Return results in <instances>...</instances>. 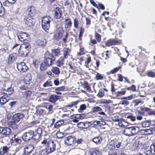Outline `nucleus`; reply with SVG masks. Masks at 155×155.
Returning <instances> with one entry per match:
<instances>
[{"label":"nucleus","mask_w":155,"mask_h":155,"mask_svg":"<svg viewBox=\"0 0 155 155\" xmlns=\"http://www.w3.org/2000/svg\"><path fill=\"white\" fill-rule=\"evenodd\" d=\"M55 149V144L53 141L46 146L45 149L42 150L41 153V155H47L54 152Z\"/></svg>","instance_id":"f257e3e1"},{"label":"nucleus","mask_w":155,"mask_h":155,"mask_svg":"<svg viewBox=\"0 0 155 155\" xmlns=\"http://www.w3.org/2000/svg\"><path fill=\"white\" fill-rule=\"evenodd\" d=\"M52 20V18L49 16H44L42 19L41 26L43 29L47 32L50 28V22Z\"/></svg>","instance_id":"f03ea898"},{"label":"nucleus","mask_w":155,"mask_h":155,"mask_svg":"<svg viewBox=\"0 0 155 155\" xmlns=\"http://www.w3.org/2000/svg\"><path fill=\"white\" fill-rule=\"evenodd\" d=\"M34 131L31 130L28 131L24 133L22 135V138L25 141H27L31 139L33 140L34 137Z\"/></svg>","instance_id":"7ed1b4c3"},{"label":"nucleus","mask_w":155,"mask_h":155,"mask_svg":"<svg viewBox=\"0 0 155 155\" xmlns=\"http://www.w3.org/2000/svg\"><path fill=\"white\" fill-rule=\"evenodd\" d=\"M56 32L54 35V38L56 39L61 38L62 37L64 33V31L60 25H57L56 26Z\"/></svg>","instance_id":"20e7f679"},{"label":"nucleus","mask_w":155,"mask_h":155,"mask_svg":"<svg viewBox=\"0 0 155 155\" xmlns=\"http://www.w3.org/2000/svg\"><path fill=\"white\" fill-rule=\"evenodd\" d=\"M54 59L53 56L51 54L49 53H47L46 54L45 59L44 61V62L48 65L49 66L52 64V62L54 61Z\"/></svg>","instance_id":"39448f33"},{"label":"nucleus","mask_w":155,"mask_h":155,"mask_svg":"<svg viewBox=\"0 0 155 155\" xmlns=\"http://www.w3.org/2000/svg\"><path fill=\"white\" fill-rule=\"evenodd\" d=\"M75 142L76 138L74 136H69L65 138L64 143L68 146L72 145Z\"/></svg>","instance_id":"423d86ee"},{"label":"nucleus","mask_w":155,"mask_h":155,"mask_svg":"<svg viewBox=\"0 0 155 155\" xmlns=\"http://www.w3.org/2000/svg\"><path fill=\"white\" fill-rule=\"evenodd\" d=\"M18 70L20 72H25L28 69V67L26 64L23 62L18 63L17 64Z\"/></svg>","instance_id":"0eeeda50"},{"label":"nucleus","mask_w":155,"mask_h":155,"mask_svg":"<svg viewBox=\"0 0 155 155\" xmlns=\"http://www.w3.org/2000/svg\"><path fill=\"white\" fill-rule=\"evenodd\" d=\"M34 149V147L32 145L30 144L26 145L24 150L23 154L24 155H29Z\"/></svg>","instance_id":"6e6552de"},{"label":"nucleus","mask_w":155,"mask_h":155,"mask_svg":"<svg viewBox=\"0 0 155 155\" xmlns=\"http://www.w3.org/2000/svg\"><path fill=\"white\" fill-rule=\"evenodd\" d=\"M42 132V129L40 127H38L34 132L33 140H38L39 139Z\"/></svg>","instance_id":"1a4fd4ad"},{"label":"nucleus","mask_w":155,"mask_h":155,"mask_svg":"<svg viewBox=\"0 0 155 155\" xmlns=\"http://www.w3.org/2000/svg\"><path fill=\"white\" fill-rule=\"evenodd\" d=\"M10 129L8 127H0V133L4 135H8L11 134Z\"/></svg>","instance_id":"9d476101"},{"label":"nucleus","mask_w":155,"mask_h":155,"mask_svg":"<svg viewBox=\"0 0 155 155\" xmlns=\"http://www.w3.org/2000/svg\"><path fill=\"white\" fill-rule=\"evenodd\" d=\"M30 51L23 48L21 46H20V48L18 51V53L22 57H26Z\"/></svg>","instance_id":"9b49d317"},{"label":"nucleus","mask_w":155,"mask_h":155,"mask_svg":"<svg viewBox=\"0 0 155 155\" xmlns=\"http://www.w3.org/2000/svg\"><path fill=\"white\" fill-rule=\"evenodd\" d=\"M17 58V55L15 53H13L10 54L8 56V63L11 64L15 61Z\"/></svg>","instance_id":"f8f14e48"},{"label":"nucleus","mask_w":155,"mask_h":155,"mask_svg":"<svg viewBox=\"0 0 155 155\" xmlns=\"http://www.w3.org/2000/svg\"><path fill=\"white\" fill-rule=\"evenodd\" d=\"M35 13V8L33 6L28 7L26 11V14L28 16H33Z\"/></svg>","instance_id":"ddd939ff"},{"label":"nucleus","mask_w":155,"mask_h":155,"mask_svg":"<svg viewBox=\"0 0 155 155\" xmlns=\"http://www.w3.org/2000/svg\"><path fill=\"white\" fill-rule=\"evenodd\" d=\"M90 126V124L89 122H80L77 124V127L80 128H83L87 129Z\"/></svg>","instance_id":"4468645a"},{"label":"nucleus","mask_w":155,"mask_h":155,"mask_svg":"<svg viewBox=\"0 0 155 155\" xmlns=\"http://www.w3.org/2000/svg\"><path fill=\"white\" fill-rule=\"evenodd\" d=\"M24 116V115L21 113H17L13 116L12 120L15 121L16 123H18Z\"/></svg>","instance_id":"2eb2a0df"},{"label":"nucleus","mask_w":155,"mask_h":155,"mask_svg":"<svg viewBox=\"0 0 155 155\" xmlns=\"http://www.w3.org/2000/svg\"><path fill=\"white\" fill-rule=\"evenodd\" d=\"M28 35L25 33H20L19 35H18V38L21 41H24L28 38Z\"/></svg>","instance_id":"dca6fc26"},{"label":"nucleus","mask_w":155,"mask_h":155,"mask_svg":"<svg viewBox=\"0 0 155 155\" xmlns=\"http://www.w3.org/2000/svg\"><path fill=\"white\" fill-rule=\"evenodd\" d=\"M60 98V97L59 96L52 94L49 96V101L52 103H55Z\"/></svg>","instance_id":"f3484780"},{"label":"nucleus","mask_w":155,"mask_h":155,"mask_svg":"<svg viewBox=\"0 0 155 155\" xmlns=\"http://www.w3.org/2000/svg\"><path fill=\"white\" fill-rule=\"evenodd\" d=\"M93 111L94 112H98L99 114L106 115V114L103 111V109L101 107L98 106L93 107Z\"/></svg>","instance_id":"a211bd4d"},{"label":"nucleus","mask_w":155,"mask_h":155,"mask_svg":"<svg viewBox=\"0 0 155 155\" xmlns=\"http://www.w3.org/2000/svg\"><path fill=\"white\" fill-rule=\"evenodd\" d=\"M25 22L29 26H32L34 24V22L32 19V17L29 16V17H26L25 18Z\"/></svg>","instance_id":"6ab92c4d"},{"label":"nucleus","mask_w":155,"mask_h":155,"mask_svg":"<svg viewBox=\"0 0 155 155\" xmlns=\"http://www.w3.org/2000/svg\"><path fill=\"white\" fill-rule=\"evenodd\" d=\"M63 56L61 57L66 59L67 58L68 56L70 55V50L67 48H64L62 50Z\"/></svg>","instance_id":"aec40b11"},{"label":"nucleus","mask_w":155,"mask_h":155,"mask_svg":"<svg viewBox=\"0 0 155 155\" xmlns=\"http://www.w3.org/2000/svg\"><path fill=\"white\" fill-rule=\"evenodd\" d=\"M13 92V89L12 87H9L6 89H4L1 91L2 93L7 95H10L12 94Z\"/></svg>","instance_id":"412c9836"},{"label":"nucleus","mask_w":155,"mask_h":155,"mask_svg":"<svg viewBox=\"0 0 155 155\" xmlns=\"http://www.w3.org/2000/svg\"><path fill=\"white\" fill-rule=\"evenodd\" d=\"M47 43L46 39H42L38 40L36 42V45L40 46H44Z\"/></svg>","instance_id":"4be33fe9"},{"label":"nucleus","mask_w":155,"mask_h":155,"mask_svg":"<svg viewBox=\"0 0 155 155\" xmlns=\"http://www.w3.org/2000/svg\"><path fill=\"white\" fill-rule=\"evenodd\" d=\"M44 105V107L48 110L50 113H51L53 112V106L51 104L48 103H45Z\"/></svg>","instance_id":"5701e85b"},{"label":"nucleus","mask_w":155,"mask_h":155,"mask_svg":"<svg viewBox=\"0 0 155 155\" xmlns=\"http://www.w3.org/2000/svg\"><path fill=\"white\" fill-rule=\"evenodd\" d=\"M51 70L56 75H59L60 73V70L59 68L55 66L52 67Z\"/></svg>","instance_id":"b1692460"},{"label":"nucleus","mask_w":155,"mask_h":155,"mask_svg":"<svg viewBox=\"0 0 155 155\" xmlns=\"http://www.w3.org/2000/svg\"><path fill=\"white\" fill-rule=\"evenodd\" d=\"M131 127H127L125 128L124 130L123 131V133L125 135L128 136H132V134L131 132Z\"/></svg>","instance_id":"393cba45"},{"label":"nucleus","mask_w":155,"mask_h":155,"mask_svg":"<svg viewBox=\"0 0 155 155\" xmlns=\"http://www.w3.org/2000/svg\"><path fill=\"white\" fill-rule=\"evenodd\" d=\"M65 28H70L72 25L71 20L69 18H66L64 20Z\"/></svg>","instance_id":"a878e982"},{"label":"nucleus","mask_w":155,"mask_h":155,"mask_svg":"<svg viewBox=\"0 0 155 155\" xmlns=\"http://www.w3.org/2000/svg\"><path fill=\"white\" fill-rule=\"evenodd\" d=\"M9 100L8 96L5 97L4 96L0 97V103L1 104L3 105L6 103Z\"/></svg>","instance_id":"bb28decb"},{"label":"nucleus","mask_w":155,"mask_h":155,"mask_svg":"<svg viewBox=\"0 0 155 155\" xmlns=\"http://www.w3.org/2000/svg\"><path fill=\"white\" fill-rule=\"evenodd\" d=\"M54 12V16L57 19L60 18L61 16V11L59 10V8H56V10H55Z\"/></svg>","instance_id":"cd10ccee"},{"label":"nucleus","mask_w":155,"mask_h":155,"mask_svg":"<svg viewBox=\"0 0 155 155\" xmlns=\"http://www.w3.org/2000/svg\"><path fill=\"white\" fill-rule=\"evenodd\" d=\"M65 58L61 57L56 62V64L59 67H61L64 64V59Z\"/></svg>","instance_id":"c85d7f7f"},{"label":"nucleus","mask_w":155,"mask_h":155,"mask_svg":"<svg viewBox=\"0 0 155 155\" xmlns=\"http://www.w3.org/2000/svg\"><path fill=\"white\" fill-rule=\"evenodd\" d=\"M52 55L59 56L61 54L60 50L59 48L51 50Z\"/></svg>","instance_id":"c756f323"},{"label":"nucleus","mask_w":155,"mask_h":155,"mask_svg":"<svg viewBox=\"0 0 155 155\" xmlns=\"http://www.w3.org/2000/svg\"><path fill=\"white\" fill-rule=\"evenodd\" d=\"M15 121L12 120L8 123L9 127L13 129H16L17 127V125Z\"/></svg>","instance_id":"7c9ffc66"},{"label":"nucleus","mask_w":155,"mask_h":155,"mask_svg":"<svg viewBox=\"0 0 155 155\" xmlns=\"http://www.w3.org/2000/svg\"><path fill=\"white\" fill-rule=\"evenodd\" d=\"M91 140L96 144H99L101 143L102 139L100 137H94L92 139H91Z\"/></svg>","instance_id":"2f4dec72"},{"label":"nucleus","mask_w":155,"mask_h":155,"mask_svg":"<svg viewBox=\"0 0 155 155\" xmlns=\"http://www.w3.org/2000/svg\"><path fill=\"white\" fill-rule=\"evenodd\" d=\"M23 48H25V49L28 50L30 51V43L28 41H26L22 44L21 46Z\"/></svg>","instance_id":"473e14b6"},{"label":"nucleus","mask_w":155,"mask_h":155,"mask_svg":"<svg viewBox=\"0 0 155 155\" xmlns=\"http://www.w3.org/2000/svg\"><path fill=\"white\" fill-rule=\"evenodd\" d=\"M64 121L62 120H59L55 123L54 124L53 129H56L58 128L61 125L63 124Z\"/></svg>","instance_id":"72a5a7b5"},{"label":"nucleus","mask_w":155,"mask_h":155,"mask_svg":"<svg viewBox=\"0 0 155 155\" xmlns=\"http://www.w3.org/2000/svg\"><path fill=\"white\" fill-rule=\"evenodd\" d=\"M132 102L134 105V106H138L139 104L143 103V101L142 100H140L139 99H136L134 100Z\"/></svg>","instance_id":"f704fd0d"},{"label":"nucleus","mask_w":155,"mask_h":155,"mask_svg":"<svg viewBox=\"0 0 155 155\" xmlns=\"http://www.w3.org/2000/svg\"><path fill=\"white\" fill-rule=\"evenodd\" d=\"M115 43V41L114 39H109L107 40L105 43L106 45L108 46H110L113 45Z\"/></svg>","instance_id":"c9c22d12"},{"label":"nucleus","mask_w":155,"mask_h":155,"mask_svg":"<svg viewBox=\"0 0 155 155\" xmlns=\"http://www.w3.org/2000/svg\"><path fill=\"white\" fill-rule=\"evenodd\" d=\"M131 132L132 135L137 134L139 131V128L138 127H131Z\"/></svg>","instance_id":"e433bc0d"},{"label":"nucleus","mask_w":155,"mask_h":155,"mask_svg":"<svg viewBox=\"0 0 155 155\" xmlns=\"http://www.w3.org/2000/svg\"><path fill=\"white\" fill-rule=\"evenodd\" d=\"M151 124L150 120H147L145 121H143L142 123V126L143 127H148Z\"/></svg>","instance_id":"4c0bfd02"},{"label":"nucleus","mask_w":155,"mask_h":155,"mask_svg":"<svg viewBox=\"0 0 155 155\" xmlns=\"http://www.w3.org/2000/svg\"><path fill=\"white\" fill-rule=\"evenodd\" d=\"M83 86L84 88L86 89L88 91H91V88L89 86L87 82L86 81H84L83 84H81Z\"/></svg>","instance_id":"58836bf2"},{"label":"nucleus","mask_w":155,"mask_h":155,"mask_svg":"<svg viewBox=\"0 0 155 155\" xmlns=\"http://www.w3.org/2000/svg\"><path fill=\"white\" fill-rule=\"evenodd\" d=\"M107 147L109 149L112 150L115 147V144L114 142H110L107 144Z\"/></svg>","instance_id":"ea45409f"},{"label":"nucleus","mask_w":155,"mask_h":155,"mask_svg":"<svg viewBox=\"0 0 155 155\" xmlns=\"http://www.w3.org/2000/svg\"><path fill=\"white\" fill-rule=\"evenodd\" d=\"M126 93V91L123 90H121L113 93L116 97L120 96L122 95H124Z\"/></svg>","instance_id":"a19ab883"},{"label":"nucleus","mask_w":155,"mask_h":155,"mask_svg":"<svg viewBox=\"0 0 155 155\" xmlns=\"http://www.w3.org/2000/svg\"><path fill=\"white\" fill-rule=\"evenodd\" d=\"M47 66H48L44 61L40 64V70L42 71H44L46 69Z\"/></svg>","instance_id":"79ce46f5"},{"label":"nucleus","mask_w":155,"mask_h":155,"mask_svg":"<svg viewBox=\"0 0 155 155\" xmlns=\"http://www.w3.org/2000/svg\"><path fill=\"white\" fill-rule=\"evenodd\" d=\"M52 85V82L50 81H47L45 83L43 86V87H51Z\"/></svg>","instance_id":"37998d69"},{"label":"nucleus","mask_w":155,"mask_h":155,"mask_svg":"<svg viewBox=\"0 0 155 155\" xmlns=\"http://www.w3.org/2000/svg\"><path fill=\"white\" fill-rule=\"evenodd\" d=\"M56 136L58 138H61L65 137L64 134L63 133L58 131L56 134Z\"/></svg>","instance_id":"c03bdc74"},{"label":"nucleus","mask_w":155,"mask_h":155,"mask_svg":"<svg viewBox=\"0 0 155 155\" xmlns=\"http://www.w3.org/2000/svg\"><path fill=\"white\" fill-rule=\"evenodd\" d=\"M86 108V106L85 104H82L80 106V108L78 111L79 112L81 113L83 111L85 110Z\"/></svg>","instance_id":"a18cd8bd"},{"label":"nucleus","mask_w":155,"mask_h":155,"mask_svg":"<svg viewBox=\"0 0 155 155\" xmlns=\"http://www.w3.org/2000/svg\"><path fill=\"white\" fill-rule=\"evenodd\" d=\"M74 28L78 29V25L79 24V20L77 18H75L74 20Z\"/></svg>","instance_id":"49530a36"},{"label":"nucleus","mask_w":155,"mask_h":155,"mask_svg":"<svg viewBox=\"0 0 155 155\" xmlns=\"http://www.w3.org/2000/svg\"><path fill=\"white\" fill-rule=\"evenodd\" d=\"M4 14V9L2 6V3L0 2V16H2Z\"/></svg>","instance_id":"de8ad7c7"},{"label":"nucleus","mask_w":155,"mask_h":155,"mask_svg":"<svg viewBox=\"0 0 155 155\" xmlns=\"http://www.w3.org/2000/svg\"><path fill=\"white\" fill-rule=\"evenodd\" d=\"M78 101H76L74 102H71L70 104L67 105L66 107H72L73 106H75L74 107L76 108L77 107L76 105L78 104Z\"/></svg>","instance_id":"09e8293b"},{"label":"nucleus","mask_w":155,"mask_h":155,"mask_svg":"<svg viewBox=\"0 0 155 155\" xmlns=\"http://www.w3.org/2000/svg\"><path fill=\"white\" fill-rule=\"evenodd\" d=\"M90 155H102L101 153L98 150L93 151L91 153Z\"/></svg>","instance_id":"8fccbe9b"},{"label":"nucleus","mask_w":155,"mask_h":155,"mask_svg":"<svg viewBox=\"0 0 155 155\" xmlns=\"http://www.w3.org/2000/svg\"><path fill=\"white\" fill-rule=\"evenodd\" d=\"M95 37L98 42H100L101 40V35L96 31L95 32Z\"/></svg>","instance_id":"3c124183"},{"label":"nucleus","mask_w":155,"mask_h":155,"mask_svg":"<svg viewBox=\"0 0 155 155\" xmlns=\"http://www.w3.org/2000/svg\"><path fill=\"white\" fill-rule=\"evenodd\" d=\"M113 101L110 100H104L102 101L101 103L103 104H109L112 103Z\"/></svg>","instance_id":"603ef678"},{"label":"nucleus","mask_w":155,"mask_h":155,"mask_svg":"<svg viewBox=\"0 0 155 155\" xmlns=\"http://www.w3.org/2000/svg\"><path fill=\"white\" fill-rule=\"evenodd\" d=\"M133 98V95H130L127 97H121V99L127 100H130Z\"/></svg>","instance_id":"864d4df0"},{"label":"nucleus","mask_w":155,"mask_h":155,"mask_svg":"<svg viewBox=\"0 0 155 155\" xmlns=\"http://www.w3.org/2000/svg\"><path fill=\"white\" fill-rule=\"evenodd\" d=\"M147 75L149 77H150L151 78H153L155 76V73L151 71H148L147 74Z\"/></svg>","instance_id":"5fc2aeb1"},{"label":"nucleus","mask_w":155,"mask_h":155,"mask_svg":"<svg viewBox=\"0 0 155 155\" xmlns=\"http://www.w3.org/2000/svg\"><path fill=\"white\" fill-rule=\"evenodd\" d=\"M120 103L122 105H127L129 104L130 102L127 100H124L120 101Z\"/></svg>","instance_id":"6e6d98bb"},{"label":"nucleus","mask_w":155,"mask_h":155,"mask_svg":"<svg viewBox=\"0 0 155 155\" xmlns=\"http://www.w3.org/2000/svg\"><path fill=\"white\" fill-rule=\"evenodd\" d=\"M96 77L97 80H102L103 78V76L98 73H97Z\"/></svg>","instance_id":"4d7b16f0"},{"label":"nucleus","mask_w":155,"mask_h":155,"mask_svg":"<svg viewBox=\"0 0 155 155\" xmlns=\"http://www.w3.org/2000/svg\"><path fill=\"white\" fill-rule=\"evenodd\" d=\"M150 148V149H152L153 154L155 155V143L152 144Z\"/></svg>","instance_id":"13d9d810"},{"label":"nucleus","mask_w":155,"mask_h":155,"mask_svg":"<svg viewBox=\"0 0 155 155\" xmlns=\"http://www.w3.org/2000/svg\"><path fill=\"white\" fill-rule=\"evenodd\" d=\"M32 94V92L30 90H28L26 91L25 96L27 97H30Z\"/></svg>","instance_id":"bf43d9fd"},{"label":"nucleus","mask_w":155,"mask_h":155,"mask_svg":"<svg viewBox=\"0 0 155 155\" xmlns=\"http://www.w3.org/2000/svg\"><path fill=\"white\" fill-rule=\"evenodd\" d=\"M68 65L69 66L71 70H70L71 72L74 73L75 72V68L73 67L71 64L70 63L68 64Z\"/></svg>","instance_id":"052dcab7"},{"label":"nucleus","mask_w":155,"mask_h":155,"mask_svg":"<svg viewBox=\"0 0 155 155\" xmlns=\"http://www.w3.org/2000/svg\"><path fill=\"white\" fill-rule=\"evenodd\" d=\"M2 150L3 153H5L8 152L9 150V148L6 146H4L2 148Z\"/></svg>","instance_id":"680f3d73"},{"label":"nucleus","mask_w":155,"mask_h":155,"mask_svg":"<svg viewBox=\"0 0 155 155\" xmlns=\"http://www.w3.org/2000/svg\"><path fill=\"white\" fill-rule=\"evenodd\" d=\"M144 153L146 155H150L151 154H153L152 151V149H150V150H148L145 151L144 152Z\"/></svg>","instance_id":"e2e57ef3"},{"label":"nucleus","mask_w":155,"mask_h":155,"mask_svg":"<svg viewBox=\"0 0 155 155\" xmlns=\"http://www.w3.org/2000/svg\"><path fill=\"white\" fill-rule=\"evenodd\" d=\"M16 136V135H15L14 137L15 138L14 139V141L15 142H16L17 143H18V144L20 143H21V140L19 138H16V137H15Z\"/></svg>","instance_id":"0e129e2a"},{"label":"nucleus","mask_w":155,"mask_h":155,"mask_svg":"<svg viewBox=\"0 0 155 155\" xmlns=\"http://www.w3.org/2000/svg\"><path fill=\"white\" fill-rule=\"evenodd\" d=\"M120 68V67H116L111 70V71L112 73H116L117 71Z\"/></svg>","instance_id":"69168bd1"},{"label":"nucleus","mask_w":155,"mask_h":155,"mask_svg":"<svg viewBox=\"0 0 155 155\" xmlns=\"http://www.w3.org/2000/svg\"><path fill=\"white\" fill-rule=\"evenodd\" d=\"M36 121H32L29 123L28 124L29 125V127H33V126H35L36 124Z\"/></svg>","instance_id":"338daca9"},{"label":"nucleus","mask_w":155,"mask_h":155,"mask_svg":"<svg viewBox=\"0 0 155 155\" xmlns=\"http://www.w3.org/2000/svg\"><path fill=\"white\" fill-rule=\"evenodd\" d=\"M85 20L86 21V25H90L91 24V21L90 18L85 17Z\"/></svg>","instance_id":"774afa93"}]
</instances>
